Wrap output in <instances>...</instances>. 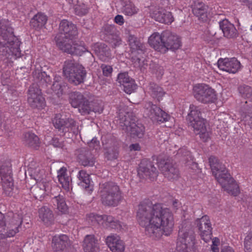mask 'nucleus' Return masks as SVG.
Segmentation results:
<instances>
[{"label": "nucleus", "mask_w": 252, "mask_h": 252, "mask_svg": "<svg viewBox=\"0 0 252 252\" xmlns=\"http://www.w3.org/2000/svg\"><path fill=\"white\" fill-rule=\"evenodd\" d=\"M209 162L213 173L215 176V174L218 175L220 172H224L226 169L224 165L220 162L218 158L215 156H211L209 158Z\"/></svg>", "instance_id": "473e14b6"}, {"label": "nucleus", "mask_w": 252, "mask_h": 252, "mask_svg": "<svg viewBox=\"0 0 252 252\" xmlns=\"http://www.w3.org/2000/svg\"><path fill=\"white\" fill-rule=\"evenodd\" d=\"M106 242L112 252H123L125 246L123 241L118 236H109L106 239Z\"/></svg>", "instance_id": "4be33fe9"}, {"label": "nucleus", "mask_w": 252, "mask_h": 252, "mask_svg": "<svg viewBox=\"0 0 252 252\" xmlns=\"http://www.w3.org/2000/svg\"><path fill=\"white\" fill-rule=\"evenodd\" d=\"M75 14L79 15H86L88 12V9L87 6L82 4L81 5H75L74 8Z\"/></svg>", "instance_id": "4d7b16f0"}, {"label": "nucleus", "mask_w": 252, "mask_h": 252, "mask_svg": "<svg viewBox=\"0 0 252 252\" xmlns=\"http://www.w3.org/2000/svg\"><path fill=\"white\" fill-rule=\"evenodd\" d=\"M100 68L102 70V74L104 76L110 77L111 76L113 72V68L112 66L105 64H102L100 66Z\"/></svg>", "instance_id": "13d9d810"}, {"label": "nucleus", "mask_w": 252, "mask_h": 252, "mask_svg": "<svg viewBox=\"0 0 252 252\" xmlns=\"http://www.w3.org/2000/svg\"><path fill=\"white\" fill-rule=\"evenodd\" d=\"M32 193L34 197L38 200H41L46 194H48L43 190H41L35 187L33 188Z\"/></svg>", "instance_id": "bf43d9fd"}, {"label": "nucleus", "mask_w": 252, "mask_h": 252, "mask_svg": "<svg viewBox=\"0 0 252 252\" xmlns=\"http://www.w3.org/2000/svg\"><path fill=\"white\" fill-rule=\"evenodd\" d=\"M60 114H57L52 119V123L56 128L59 130H62L63 128L65 118H62Z\"/></svg>", "instance_id": "de8ad7c7"}, {"label": "nucleus", "mask_w": 252, "mask_h": 252, "mask_svg": "<svg viewBox=\"0 0 252 252\" xmlns=\"http://www.w3.org/2000/svg\"><path fill=\"white\" fill-rule=\"evenodd\" d=\"M5 220L7 230L6 236L9 237L14 236L19 232V228L23 222L22 215L8 211L5 215Z\"/></svg>", "instance_id": "ddd939ff"}, {"label": "nucleus", "mask_w": 252, "mask_h": 252, "mask_svg": "<svg viewBox=\"0 0 252 252\" xmlns=\"http://www.w3.org/2000/svg\"><path fill=\"white\" fill-rule=\"evenodd\" d=\"M242 111V116L245 125L252 128V105H244Z\"/></svg>", "instance_id": "58836bf2"}, {"label": "nucleus", "mask_w": 252, "mask_h": 252, "mask_svg": "<svg viewBox=\"0 0 252 252\" xmlns=\"http://www.w3.org/2000/svg\"><path fill=\"white\" fill-rule=\"evenodd\" d=\"M194 97L203 103L214 102L217 99L214 90L205 84H197L193 89Z\"/></svg>", "instance_id": "9b49d317"}, {"label": "nucleus", "mask_w": 252, "mask_h": 252, "mask_svg": "<svg viewBox=\"0 0 252 252\" xmlns=\"http://www.w3.org/2000/svg\"><path fill=\"white\" fill-rule=\"evenodd\" d=\"M92 49L100 60L103 62L108 61L111 58L110 48L103 43H95L92 46Z\"/></svg>", "instance_id": "412c9836"}, {"label": "nucleus", "mask_w": 252, "mask_h": 252, "mask_svg": "<svg viewBox=\"0 0 252 252\" xmlns=\"http://www.w3.org/2000/svg\"><path fill=\"white\" fill-rule=\"evenodd\" d=\"M88 220L91 221L92 223H96L99 225H104V215H98L94 213H91L88 216Z\"/></svg>", "instance_id": "09e8293b"}, {"label": "nucleus", "mask_w": 252, "mask_h": 252, "mask_svg": "<svg viewBox=\"0 0 252 252\" xmlns=\"http://www.w3.org/2000/svg\"><path fill=\"white\" fill-rule=\"evenodd\" d=\"M195 224L198 227L201 238L206 243L211 240L213 236V228L209 217L204 216L197 219L195 221Z\"/></svg>", "instance_id": "2eb2a0df"}, {"label": "nucleus", "mask_w": 252, "mask_h": 252, "mask_svg": "<svg viewBox=\"0 0 252 252\" xmlns=\"http://www.w3.org/2000/svg\"><path fill=\"white\" fill-rule=\"evenodd\" d=\"M117 33V30L114 26L111 25H104L101 31V36L105 41V38L111 37Z\"/></svg>", "instance_id": "37998d69"}, {"label": "nucleus", "mask_w": 252, "mask_h": 252, "mask_svg": "<svg viewBox=\"0 0 252 252\" xmlns=\"http://www.w3.org/2000/svg\"><path fill=\"white\" fill-rule=\"evenodd\" d=\"M52 200L54 205L57 206V209L62 213L66 214L68 212V207L63 196L59 195L55 196Z\"/></svg>", "instance_id": "4c0bfd02"}, {"label": "nucleus", "mask_w": 252, "mask_h": 252, "mask_svg": "<svg viewBox=\"0 0 252 252\" xmlns=\"http://www.w3.org/2000/svg\"><path fill=\"white\" fill-rule=\"evenodd\" d=\"M2 193L7 196L15 197L19 193L18 189L14 186L13 180L2 181Z\"/></svg>", "instance_id": "bb28decb"}, {"label": "nucleus", "mask_w": 252, "mask_h": 252, "mask_svg": "<svg viewBox=\"0 0 252 252\" xmlns=\"http://www.w3.org/2000/svg\"><path fill=\"white\" fill-rule=\"evenodd\" d=\"M238 91L241 96L252 101V88L247 85H242L238 88Z\"/></svg>", "instance_id": "49530a36"}, {"label": "nucleus", "mask_w": 252, "mask_h": 252, "mask_svg": "<svg viewBox=\"0 0 252 252\" xmlns=\"http://www.w3.org/2000/svg\"><path fill=\"white\" fill-rule=\"evenodd\" d=\"M220 28L221 29L224 36L228 38L236 37L238 34L237 31L233 24L227 19H223L219 22Z\"/></svg>", "instance_id": "5701e85b"}, {"label": "nucleus", "mask_w": 252, "mask_h": 252, "mask_svg": "<svg viewBox=\"0 0 252 252\" xmlns=\"http://www.w3.org/2000/svg\"><path fill=\"white\" fill-rule=\"evenodd\" d=\"M0 40V57L4 60L21 56L20 49V41L15 36L1 37Z\"/></svg>", "instance_id": "1a4fd4ad"}, {"label": "nucleus", "mask_w": 252, "mask_h": 252, "mask_svg": "<svg viewBox=\"0 0 252 252\" xmlns=\"http://www.w3.org/2000/svg\"><path fill=\"white\" fill-rule=\"evenodd\" d=\"M44 171L39 168H35L32 170L31 176L36 181H40L41 179L40 174L43 173Z\"/></svg>", "instance_id": "680f3d73"}, {"label": "nucleus", "mask_w": 252, "mask_h": 252, "mask_svg": "<svg viewBox=\"0 0 252 252\" xmlns=\"http://www.w3.org/2000/svg\"><path fill=\"white\" fill-rule=\"evenodd\" d=\"M123 5L122 9L123 14L126 16H132L136 13V10L134 6L127 0L122 2Z\"/></svg>", "instance_id": "c03bdc74"}, {"label": "nucleus", "mask_w": 252, "mask_h": 252, "mask_svg": "<svg viewBox=\"0 0 252 252\" xmlns=\"http://www.w3.org/2000/svg\"><path fill=\"white\" fill-rule=\"evenodd\" d=\"M119 125L122 128L133 138H141L145 133V127L138 122L137 118L132 112L120 111Z\"/></svg>", "instance_id": "39448f33"}, {"label": "nucleus", "mask_w": 252, "mask_h": 252, "mask_svg": "<svg viewBox=\"0 0 252 252\" xmlns=\"http://www.w3.org/2000/svg\"><path fill=\"white\" fill-rule=\"evenodd\" d=\"M144 108L145 115L154 122H166L170 118L167 113L151 101L145 103Z\"/></svg>", "instance_id": "f8f14e48"}, {"label": "nucleus", "mask_w": 252, "mask_h": 252, "mask_svg": "<svg viewBox=\"0 0 252 252\" xmlns=\"http://www.w3.org/2000/svg\"><path fill=\"white\" fill-rule=\"evenodd\" d=\"M9 246V244L6 241L0 240V252H6Z\"/></svg>", "instance_id": "69168bd1"}, {"label": "nucleus", "mask_w": 252, "mask_h": 252, "mask_svg": "<svg viewBox=\"0 0 252 252\" xmlns=\"http://www.w3.org/2000/svg\"><path fill=\"white\" fill-rule=\"evenodd\" d=\"M106 152L104 153L105 157L108 160H112L117 158L119 155L118 147L116 145L104 147Z\"/></svg>", "instance_id": "79ce46f5"}, {"label": "nucleus", "mask_w": 252, "mask_h": 252, "mask_svg": "<svg viewBox=\"0 0 252 252\" xmlns=\"http://www.w3.org/2000/svg\"><path fill=\"white\" fill-rule=\"evenodd\" d=\"M158 167L165 178L169 180H175L179 178L180 172L177 165L169 159L158 163Z\"/></svg>", "instance_id": "dca6fc26"}, {"label": "nucleus", "mask_w": 252, "mask_h": 252, "mask_svg": "<svg viewBox=\"0 0 252 252\" xmlns=\"http://www.w3.org/2000/svg\"><path fill=\"white\" fill-rule=\"evenodd\" d=\"M136 219L139 224L145 227V234L153 239H158L164 234L169 235L174 224L173 215L160 203L153 204L149 200L140 202Z\"/></svg>", "instance_id": "f257e3e1"}, {"label": "nucleus", "mask_w": 252, "mask_h": 252, "mask_svg": "<svg viewBox=\"0 0 252 252\" xmlns=\"http://www.w3.org/2000/svg\"><path fill=\"white\" fill-rule=\"evenodd\" d=\"M51 143L55 147L63 148L64 146L63 141L58 137H53Z\"/></svg>", "instance_id": "e2e57ef3"}, {"label": "nucleus", "mask_w": 252, "mask_h": 252, "mask_svg": "<svg viewBox=\"0 0 252 252\" xmlns=\"http://www.w3.org/2000/svg\"><path fill=\"white\" fill-rule=\"evenodd\" d=\"M0 176L1 181H6L7 179L12 180L11 164L9 161H5L1 163L0 167Z\"/></svg>", "instance_id": "f704fd0d"}, {"label": "nucleus", "mask_w": 252, "mask_h": 252, "mask_svg": "<svg viewBox=\"0 0 252 252\" xmlns=\"http://www.w3.org/2000/svg\"><path fill=\"white\" fill-rule=\"evenodd\" d=\"M83 247L85 252H98L99 249L98 241L94 235H88L85 237Z\"/></svg>", "instance_id": "393cba45"}, {"label": "nucleus", "mask_w": 252, "mask_h": 252, "mask_svg": "<svg viewBox=\"0 0 252 252\" xmlns=\"http://www.w3.org/2000/svg\"><path fill=\"white\" fill-rule=\"evenodd\" d=\"M105 41L109 43L112 47L115 48L122 44V39L119 35L116 33L111 37L105 38Z\"/></svg>", "instance_id": "8fccbe9b"}, {"label": "nucleus", "mask_w": 252, "mask_h": 252, "mask_svg": "<svg viewBox=\"0 0 252 252\" xmlns=\"http://www.w3.org/2000/svg\"><path fill=\"white\" fill-rule=\"evenodd\" d=\"M70 246L68 237L64 234L55 236L52 239V248L55 252H64Z\"/></svg>", "instance_id": "aec40b11"}, {"label": "nucleus", "mask_w": 252, "mask_h": 252, "mask_svg": "<svg viewBox=\"0 0 252 252\" xmlns=\"http://www.w3.org/2000/svg\"><path fill=\"white\" fill-rule=\"evenodd\" d=\"M63 73L70 83L77 86L84 83L87 71L82 65L74 60H67L64 63Z\"/></svg>", "instance_id": "0eeeda50"}, {"label": "nucleus", "mask_w": 252, "mask_h": 252, "mask_svg": "<svg viewBox=\"0 0 252 252\" xmlns=\"http://www.w3.org/2000/svg\"><path fill=\"white\" fill-rule=\"evenodd\" d=\"M138 175L142 179L154 180L158 175V171L153 162L147 159H142L137 170Z\"/></svg>", "instance_id": "4468645a"}, {"label": "nucleus", "mask_w": 252, "mask_h": 252, "mask_svg": "<svg viewBox=\"0 0 252 252\" xmlns=\"http://www.w3.org/2000/svg\"><path fill=\"white\" fill-rule=\"evenodd\" d=\"M99 194L101 203L105 206H116L122 199L119 187L112 182L99 184Z\"/></svg>", "instance_id": "423d86ee"}, {"label": "nucleus", "mask_w": 252, "mask_h": 252, "mask_svg": "<svg viewBox=\"0 0 252 252\" xmlns=\"http://www.w3.org/2000/svg\"><path fill=\"white\" fill-rule=\"evenodd\" d=\"M121 225L120 224V222L119 220L114 219L113 221L110 224V225L108 226V227H110L112 229H118L121 228Z\"/></svg>", "instance_id": "338daca9"}, {"label": "nucleus", "mask_w": 252, "mask_h": 252, "mask_svg": "<svg viewBox=\"0 0 252 252\" xmlns=\"http://www.w3.org/2000/svg\"><path fill=\"white\" fill-rule=\"evenodd\" d=\"M24 141L29 147L36 148L39 146V139L35 134L32 132H26L24 134Z\"/></svg>", "instance_id": "e433bc0d"}, {"label": "nucleus", "mask_w": 252, "mask_h": 252, "mask_svg": "<svg viewBox=\"0 0 252 252\" xmlns=\"http://www.w3.org/2000/svg\"><path fill=\"white\" fill-rule=\"evenodd\" d=\"M150 9L151 11V15H158V16H169V15H171V13L170 12H167L162 8H157L154 6H151Z\"/></svg>", "instance_id": "864d4df0"}, {"label": "nucleus", "mask_w": 252, "mask_h": 252, "mask_svg": "<svg viewBox=\"0 0 252 252\" xmlns=\"http://www.w3.org/2000/svg\"><path fill=\"white\" fill-rule=\"evenodd\" d=\"M54 80L51 89L60 97L63 94V91L66 87V84L63 81L62 77L59 75H56Z\"/></svg>", "instance_id": "7c9ffc66"}, {"label": "nucleus", "mask_w": 252, "mask_h": 252, "mask_svg": "<svg viewBox=\"0 0 252 252\" xmlns=\"http://www.w3.org/2000/svg\"><path fill=\"white\" fill-rule=\"evenodd\" d=\"M148 42L156 50L162 53L169 50L175 51L181 46L179 36L169 31H163L160 34L158 32L154 33L149 37Z\"/></svg>", "instance_id": "7ed1b4c3"}, {"label": "nucleus", "mask_w": 252, "mask_h": 252, "mask_svg": "<svg viewBox=\"0 0 252 252\" xmlns=\"http://www.w3.org/2000/svg\"><path fill=\"white\" fill-rule=\"evenodd\" d=\"M5 227H7L5 216L0 212V233L2 234Z\"/></svg>", "instance_id": "0e129e2a"}, {"label": "nucleus", "mask_w": 252, "mask_h": 252, "mask_svg": "<svg viewBox=\"0 0 252 252\" xmlns=\"http://www.w3.org/2000/svg\"><path fill=\"white\" fill-rule=\"evenodd\" d=\"M132 79L128 76L127 72H124L118 74L117 81L120 86H123Z\"/></svg>", "instance_id": "3c124183"}, {"label": "nucleus", "mask_w": 252, "mask_h": 252, "mask_svg": "<svg viewBox=\"0 0 252 252\" xmlns=\"http://www.w3.org/2000/svg\"><path fill=\"white\" fill-rule=\"evenodd\" d=\"M192 12L194 16H203L204 14L210 15V9L207 5H206L201 1H194L191 5Z\"/></svg>", "instance_id": "2f4dec72"}, {"label": "nucleus", "mask_w": 252, "mask_h": 252, "mask_svg": "<svg viewBox=\"0 0 252 252\" xmlns=\"http://www.w3.org/2000/svg\"><path fill=\"white\" fill-rule=\"evenodd\" d=\"M77 177L80 181L78 185L82 186L87 191H92L93 189V186L91 184V179L90 175L85 170H80L79 171Z\"/></svg>", "instance_id": "c756f323"}, {"label": "nucleus", "mask_w": 252, "mask_h": 252, "mask_svg": "<svg viewBox=\"0 0 252 252\" xmlns=\"http://www.w3.org/2000/svg\"><path fill=\"white\" fill-rule=\"evenodd\" d=\"M0 35L1 37L15 36L13 29L8 19H2L0 20Z\"/></svg>", "instance_id": "72a5a7b5"}, {"label": "nucleus", "mask_w": 252, "mask_h": 252, "mask_svg": "<svg viewBox=\"0 0 252 252\" xmlns=\"http://www.w3.org/2000/svg\"><path fill=\"white\" fill-rule=\"evenodd\" d=\"M189 109L190 111L188 117L189 126L193 128L195 134L199 135L203 142L207 141L210 135L207 131L205 120L202 117L201 109L193 105H190Z\"/></svg>", "instance_id": "6e6552de"}, {"label": "nucleus", "mask_w": 252, "mask_h": 252, "mask_svg": "<svg viewBox=\"0 0 252 252\" xmlns=\"http://www.w3.org/2000/svg\"><path fill=\"white\" fill-rule=\"evenodd\" d=\"M219 68L229 73H236L241 67L240 63L235 58L220 59L218 61Z\"/></svg>", "instance_id": "6ab92c4d"}, {"label": "nucleus", "mask_w": 252, "mask_h": 252, "mask_svg": "<svg viewBox=\"0 0 252 252\" xmlns=\"http://www.w3.org/2000/svg\"><path fill=\"white\" fill-rule=\"evenodd\" d=\"M89 147L97 151L100 148L99 141L95 137L93 138L90 142H88Z\"/></svg>", "instance_id": "052dcab7"}, {"label": "nucleus", "mask_w": 252, "mask_h": 252, "mask_svg": "<svg viewBox=\"0 0 252 252\" xmlns=\"http://www.w3.org/2000/svg\"><path fill=\"white\" fill-rule=\"evenodd\" d=\"M149 93L154 98L158 100L164 94V92L162 88L154 83H150L148 86Z\"/></svg>", "instance_id": "ea45409f"}, {"label": "nucleus", "mask_w": 252, "mask_h": 252, "mask_svg": "<svg viewBox=\"0 0 252 252\" xmlns=\"http://www.w3.org/2000/svg\"><path fill=\"white\" fill-rule=\"evenodd\" d=\"M78 35V30L75 25L66 20H63L60 24L59 32L55 37L58 47L75 39Z\"/></svg>", "instance_id": "9d476101"}, {"label": "nucleus", "mask_w": 252, "mask_h": 252, "mask_svg": "<svg viewBox=\"0 0 252 252\" xmlns=\"http://www.w3.org/2000/svg\"><path fill=\"white\" fill-rule=\"evenodd\" d=\"M104 227H108L110 224L113 221L114 218L112 216L104 215Z\"/></svg>", "instance_id": "774afa93"}, {"label": "nucleus", "mask_w": 252, "mask_h": 252, "mask_svg": "<svg viewBox=\"0 0 252 252\" xmlns=\"http://www.w3.org/2000/svg\"><path fill=\"white\" fill-rule=\"evenodd\" d=\"M244 247L246 252H252V232H250L245 237Z\"/></svg>", "instance_id": "5fc2aeb1"}, {"label": "nucleus", "mask_w": 252, "mask_h": 252, "mask_svg": "<svg viewBox=\"0 0 252 252\" xmlns=\"http://www.w3.org/2000/svg\"><path fill=\"white\" fill-rule=\"evenodd\" d=\"M71 43L72 41L63 45H62V46L59 48L63 52L77 56H81L85 51L86 49L84 47L77 44L72 45Z\"/></svg>", "instance_id": "b1692460"}, {"label": "nucleus", "mask_w": 252, "mask_h": 252, "mask_svg": "<svg viewBox=\"0 0 252 252\" xmlns=\"http://www.w3.org/2000/svg\"><path fill=\"white\" fill-rule=\"evenodd\" d=\"M39 217L46 225L51 224L54 220L52 210L46 206H42L38 210Z\"/></svg>", "instance_id": "c85d7f7f"}, {"label": "nucleus", "mask_w": 252, "mask_h": 252, "mask_svg": "<svg viewBox=\"0 0 252 252\" xmlns=\"http://www.w3.org/2000/svg\"><path fill=\"white\" fill-rule=\"evenodd\" d=\"M32 73L38 85L33 84L29 87L28 102L33 109H43L45 106V101L41 94V89L39 88V86H40L42 89H46L51 84L52 79L45 72L35 71Z\"/></svg>", "instance_id": "f03ea898"}, {"label": "nucleus", "mask_w": 252, "mask_h": 252, "mask_svg": "<svg viewBox=\"0 0 252 252\" xmlns=\"http://www.w3.org/2000/svg\"><path fill=\"white\" fill-rule=\"evenodd\" d=\"M225 186L226 187H223L222 188L228 193L234 196H236L239 193V187L234 179H233V182L232 183L228 182Z\"/></svg>", "instance_id": "a18cd8bd"}, {"label": "nucleus", "mask_w": 252, "mask_h": 252, "mask_svg": "<svg viewBox=\"0 0 252 252\" xmlns=\"http://www.w3.org/2000/svg\"><path fill=\"white\" fill-rule=\"evenodd\" d=\"M58 178L62 187L66 190H69L71 178L67 174L65 167H63L58 171Z\"/></svg>", "instance_id": "cd10ccee"}, {"label": "nucleus", "mask_w": 252, "mask_h": 252, "mask_svg": "<svg viewBox=\"0 0 252 252\" xmlns=\"http://www.w3.org/2000/svg\"><path fill=\"white\" fill-rule=\"evenodd\" d=\"M215 177L222 188L226 187L225 185L228 182L232 183L233 182V178L228 172L227 169H225V171L224 172H220V173H219L218 175L215 174Z\"/></svg>", "instance_id": "a19ab883"}, {"label": "nucleus", "mask_w": 252, "mask_h": 252, "mask_svg": "<svg viewBox=\"0 0 252 252\" xmlns=\"http://www.w3.org/2000/svg\"><path fill=\"white\" fill-rule=\"evenodd\" d=\"M179 240L176 248L177 252H187L188 245L190 244H194L195 236L192 230L185 231L184 229L179 231Z\"/></svg>", "instance_id": "a211bd4d"}, {"label": "nucleus", "mask_w": 252, "mask_h": 252, "mask_svg": "<svg viewBox=\"0 0 252 252\" xmlns=\"http://www.w3.org/2000/svg\"><path fill=\"white\" fill-rule=\"evenodd\" d=\"M128 42L132 53L137 52L138 54H143L145 52L146 48L145 45L134 35L129 34Z\"/></svg>", "instance_id": "a878e982"}, {"label": "nucleus", "mask_w": 252, "mask_h": 252, "mask_svg": "<svg viewBox=\"0 0 252 252\" xmlns=\"http://www.w3.org/2000/svg\"><path fill=\"white\" fill-rule=\"evenodd\" d=\"M78 162L85 167H92L95 162V158L88 147H81L75 151Z\"/></svg>", "instance_id": "f3484780"}, {"label": "nucleus", "mask_w": 252, "mask_h": 252, "mask_svg": "<svg viewBox=\"0 0 252 252\" xmlns=\"http://www.w3.org/2000/svg\"><path fill=\"white\" fill-rule=\"evenodd\" d=\"M35 187L41 189V190H43L47 194L49 193L51 188V184L49 182L41 181L37 182V185Z\"/></svg>", "instance_id": "6e6d98bb"}, {"label": "nucleus", "mask_w": 252, "mask_h": 252, "mask_svg": "<svg viewBox=\"0 0 252 252\" xmlns=\"http://www.w3.org/2000/svg\"><path fill=\"white\" fill-rule=\"evenodd\" d=\"M65 121L63 131L72 132L74 135H77L80 130L76 122L72 118H65Z\"/></svg>", "instance_id": "c9c22d12"}, {"label": "nucleus", "mask_w": 252, "mask_h": 252, "mask_svg": "<svg viewBox=\"0 0 252 252\" xmlns=\"http://www.w3.org/2000/svg\"><path fill=\"white\" fill-rule=\"evenodd\" d=\"M69 98L71 106L78 108L82 115H89L93 112L101 113L103 111L101 104L97 100H92L79 92H71L69 94Z\"/></svg>", "instance_id": "20e7f679"}, {"label": "nucleus", "mask_w": 252, "mask_h": 252, "mask_svg": "<svg viewBox=\"0 0 252 252\" xmlns=\"http://www.w3.org/2000/svg\"><path fill=\"white\" fill-rule=\"evenodd\" d=\"M136 85L133 79L123 86L124 91L128 94H130L136 89Z\"/></svg>", "instance_id": "603ef678"}]
</instances>
